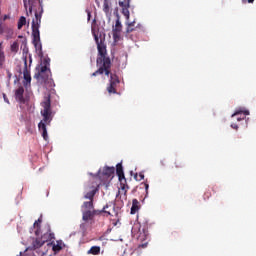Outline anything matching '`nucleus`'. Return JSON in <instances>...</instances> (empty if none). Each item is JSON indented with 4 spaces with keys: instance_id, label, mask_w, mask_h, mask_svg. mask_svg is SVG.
Returning <instances> with one entry per match:
<instances>
[{
    "instance_id": "obj_1",
    "label": "nucleus",
    "mask_w": 256,
    "mask_h": 256,
    "mask_svg": "<svg viewBox=\"0 0 256 256\" xmlns=\"http://www.w3.org/2000/svg\"><path fill=\"white\" fill-rule=\"evenodd\" d=\"M24 7L27 11L26 15H34L32 20V37L33 43L37 47V43L41 42V33L39 32V27H41V17H43V2L41 0H23Z\"/></svg>"
},
{
    "instance_id": "obj_2",
    "label": "nucleus",
    "mask_w": 256,
    "mask_h": 256,
    "mask_svg": "<svg viewBox=\"0 0 256 256\" xmlns=\"http://www.w3.org/2000/svg\"><path fill=\"white\" fill-rule=\"evenodd\" d=\"M92 33L98 49L99 57L96 59V65L99 69L92 73L91 77H97V75H103V73L109 77L111 74V58L107 57V45H105V38L99 39V35L95 33V31Z\"/></svg>"
},
{
    "instance_id": "obj_3",
    "label": "nucleus",
    "mask_w": 256,
    "mask_h": 256,
    "mask_svg": "<svg viewBox=\"0 0 256 256\" xmlns=\"http://www.w3.org/2000/svg\"><path fill=\"white\" fill-rule=\"evenodd\" d=\"M41 106L43 107V110H41L43 119L38 124V129L41 131L43 139L47 141L49 137L47 135V125H51V122L53 121V110H51V95L44 97Z\"/></svg>"
},
{
    "instance_id": "obj_4",
    "label": "nucleus",
    "mask_w": 256,
    "mask_h": 256,
    "mask_svg": "<svg viewBox=\"0 0 256 256\" xmlns=\"http://www.w3.org/2000/svg\"><path fill=\"white\" fill-rule=\"evenodd\" d=\"M49 63H51L50 58H45L43 61L44 66H41L40 70L34 74V79L41 81V83H46L51 75V70H49Z\"/></svg>"
},
{
    "instance_id": "obj_5",
    "label": "nucleus",
    "mask_w": 256,
    "mask_h": 256,
    "mask_svg": "<svg viewBox=\"0 0 256 256\" xmlns=\"http://www.w3.org/2000/svg\"><path fill=\"white\" fill-rule=\"evenodd\" d=\"M116 174L120 182V190L124 192V195H127L129 191V185H127V179L125 178V172H123V164L118 163L116 165Z\"/></svg>"
},
{
    "instance_id": "obj_6",
    "label": "nucleus",
    "mask_w": 256,
    "mask_h": 256,
    "mask_svg": "<svg viewBox=\"0 0 256 256\" xmlns=\"http://www.w3.org/2000/svg\"><path fill=\"white\" fill-rule=\"evenodd\" d=\"M132 235H133V237L136 236L138 241L143 243V241H147V238L149 237V232H147V230H145V228L141 232V225L136 224L132 228Z\"/></svg>"
},
{
    "instance_id": "obj_7",
    "label": "nucleus",
    "mask_w": 256,
    "mask_h": 256,
    "mask_svg": "<svg viewBox=\"0 0 256 256\" xmlns=\"http://www.w3.org/2000/svg\"><path fill=\"white\" fill-rule=\"evenodd\" d=\"M120 81H119V76H117L116 74H112L110 72V84L107 87V91L110 94H115L117 93V85H119Z\"/></svg>"
},
{
    "instance_id": "obj_8",
    "label": "nucleus",
    "mask_w": 256,
    "mask_h": 256,
    "mask_svg": "<svg viewBox=\"0 0 256 256\" xmlns=\"http://www.w3.org/2000/svg\"><path fill=\"white\" fill-rule=\"evenodd\" d=\"M45 243H47V240H44L43 236H41V238H34L32 244L26 248V251H37V249H41Z\"/></svg>"
},
{
    "instance_id": "obj_9",
    "label": "nucleus",
    "mask_w": 256,
    "mask_h": 256,
    "mask_svg": "<svg viewBox=\"0 0 256 256\" xmlns=\"http://www.w3.org/2000/svg\"><path fill=\"white\" fill-rule=\"evenodd\" d=\"M118 5L122 9V15H124L127 21H129V17H130L129 7H131V0H119Z\"/></svg>"
},
{
    "instance_id": "obj_10",
    "label": "nucleus",
    "mask_w": 256,
    "mask_h": 256,
    "mask_svg": "<svg viewBox=\"0 0 256 256\" xmlns=\"http://www.w3.org/2000/svg\"><path fill=\"white\" fill-rule=\"evenodd\" d=\"M115 212V204L113 203H109L106 204L102 210H93V217H95V215H101V213H107L108 215H113V213Z\"/></svg>"
},
{
    "instance_id": "obj_11",
    "label": "nucleus",
    "mask_w": 256,
    "mask_h": 256,
    "mask_svg": "<svg viewBox=\"0 0 256 256\" xmlns=\"http://www.w3.org/2000/svg\"><path fill=\"white\" fill-rule=\"evenodd\" d=\"M47 247H52L54 253H59L65 247V243L62 240H57L56 244L55 242L47 243Z\"/></svg>"
},
{
    "instance_id": "obj_12",
    "label": "nucleus",
    "mask_w": 256,
    "mask_h": 256,
    "mask_svg": "<svg viewBox=\"0 0 256 256\" xmlns=\"http://www.w3.org/2000/svg\"><path fill=\"white\" fill-rule=\"evenodd\" d=\"M112 31H113L114 39H119L121 35V31H123V25L121 24V20H119V18H117L115 27L113 28Z\"/></svg>"
},
{
    "instance_id": "obj_13",
    "label": "nucleus",
    "mask_w": 256,
    "mask_h": 256,
    "mask_svg": "<svg viewBox=\"0 0 256 256\" xmlns=\"http://www.w3.org/2000/svg\"><path fill=\"white\" fill-rule=\"evenodd\" d=\"M23 79L24 87H29V85H31V72L27 69V63H25V68L23 70Z\"/></svg>"
},
{
    "instance_id": "obj_14",
    "label": "nucleus",
    "mask_w": 256,
    "mask_h": 256,
    "mask_svg": "<svg viewBox=\"0 0 256 256\" xmlns=\"http://www.w3.org/2000/svg\"><path fill=\"white\" fill-rule=\"evenodd\" d=\"M24 93H25V89L23 88V86H20L15 91L16 101H18L19 103H25V98L23 97Z\"/></svg>"
},
{
    "instance_id": "obj_15",
    "label": "nucleus",
    "mask_w": 256,
    "mask_h": 256,
    "mask_svg": "<svg viewBox=\"0 0 256 256\" xmlns=\"http://www.w3.org/2000/svg\"><path fill=\"white\" fill-rule=\"evenodd\" d=\"M104 177H113L115 175V167L105 166L102 170Z\"/></svg>"
},
{
    "instance_id": "obj_16",
    "label": "nucleus",
    "mask_w": 256,
    "mask_h": 256,
    "mask_svg": "<svg viewBox=\"0 0 256 256\" xmlns=\"http://www.w3.org/2000/svg\"><path fill=\"white\" fill-rule=\"evenodd\" d=\"M139 209H141L139 200L133 199L132 200V207H131V211H130L131 215H135V213H137V211H139Z\"/></svg>"
},
{
    "instance_id": "obj_17",
    "label": "nucleus",
    "mask_w": 256,
    "mask_h": 256,
    "mask_svg": "<svg viewBox=\"0 0 256 256\" xmlns=\"http://www.w3.org/2000/svg\"><path fill=\"white\" fill-rule=\"evenodd\" d=\"M5 67V51H3V43L0 42V69Z\"/></svg>"
},
{
    "instance_id": "obj_18",
    "label": "nucleus",
    "mask_w": 256,
    "mask_h": 256,
    "mask_svg": "<svg viewBox=\"0 0 256 256\" xmlns=\"http://www.w3.org/2000/svg\"><path fill=\"white\" fill-rule=\"evenodd\" d=\"M101 253V247L92 246L88 251L87 255H99Z\"/></svg>"
},
{
    "instance_id": "obj_19",
    "label": "nucleus",
    "mask_w": 256,
    "mask_h": 256,
    "mask_svg": "<svg viewBox=\"0 0 256 256\" xmlns=\"http://www.w3.org/2000/svg\"><path fill=\"white\" fill-rule=\"evenodd\" d=\"M96 194H97V188L93 189L92 191L87 192L84 195V198L89 199V201H93V199H95Z\"/></svg>"
},
{
    "instance_id": "obj_20",
    "label": "nucleus",
    "mask_w": 256,
    "mask_h": 256,
    "mask_svg": "<svg viewBox=\"0 0 256 256\" xmlns=\"http://www.w3.org/2000/svg\"><path fill=\"white\" fill-rule=\"evenodd\" d=\"M42 238H43L44 241H46V243H47L48 241H51V240L55 239V234L52 233L51 230H49L48 232H46V233L42 236Z\"/></svg>"
},
{
    "instance_id": "obj_21",
    "label": "nucleus",
    "mask_w": 256,
    "mask_h": 256,
    "mask_svg": "<svg viewBox=\"0 0 256 256\" xmlns=\"http://www.w3.org/2000/svg\"><path fill=\"white\" fill-rule=\"evenodd\" d=\"M241 113H243L244 117H237V115H241ZM245 115H249V110L237 111L232 115V117H237V121H243V119H245Z\"/></svg>"
},
{
    "instance_id": "obj_22",
    "label": "nucleus",
    "mask_w": 256,
    "mask_h": 256,
    "mask_svg": "<svg viewBox=\"0 0 256 256\" xmlns=\"http://www.w3.org/2000/svg\"><path fill=\"white\" fill-rule=\"evenodd\" d=\"M93 213L91 210H87L86 212L83 213L82 219L83 221H91L93 219Z\"/></svg>"
},
{
    "instance_id": "obj_23",
    "label": "nucleus",
    "mask_w": 256,
    "mask_h": 256,
    "mask_svg": "<svg viewBox=\"0 0 256 256\" xmlns=\"http://www.w3.org/2000/svg\"><path fill=\"white\" fill-rule=\"evenodd\" d=\"M24 25H27V18H25V16H21L18 20V29H23Z\"/></svg>"
},
{
    "instance_id": "obj_24",
    "label": "nucleus",
    "mask_w": 256,
    "mask_h": 256,
    "mask_svg": "<svg viewBox=\"0 0 256 256\" xmlns=\"http://www.w3.org/2000/svg\"><path fill=\"white\" fill-rule=\"evenodd\" d=\"M41 218L34 222V228L37 229L35 231V235H39V229H41Z\"/></svg>"
},
{
    "instance_id": "obj_25",
    "label": "nucleus",
    "mask_w": 256,
    "mask_h": 256,
    "mask_svg": "<svg viewBox=\"0 0 256 256\" xmlns=\"http://www.w3.org/2000/svg\"><path fill=\"white\" fill-rule=\"evenodd\" d=\"M10 49H11L12 53H17L19 51V43L17 41L13 42Z\"/></svg>"
},
{
    "instance_id": "obj_26",
    "label": "nucleus",
    "mask_w": 256,
    "mask_h": 256,
    "mask_svg": "<svg viewBox=\"0 0 256 256\" xmlns=\"http://www.w3.org/2000/svg\"><path fill=\"white\" fill-rule=\"evenodd\" d=\"M82 207L84 209H93V200H90L88 202H84Z\"/></svg>"
},
{
    "instance_id": "obj_27",
    "label": "nucleus",
    "mask_w": 256,
    "mask_h": 256,
    "mask_svg": "<svg viewBox=\"0 0 256 256\" xmlns=\"http://www.w3.org/2000/svg\"><path fill=\"white\" fill-rule=\"evenodd\" d=\"M134 179L136 181H143V179H145V174H143V172H140L139 174H135Z\"/></svg>"
},
{
    "instance_id": "obj_28",
    "label": "nucleus",
    "mask_w": 256,
    "mask_h": 256,
    "mask_svg": "<svg viewBox=\"0 0 256 256\" xmlns=\"http://www.w3.org/2000/svg\"><path fill=\"white\" fill-rule=\"evenodd\" d=\"M103 11L104 13H109V0H104Z\"/></svg>"
},
{
    "instance_id": "obj_29",
    "label": "nucleus",
    "mask_w": 256,
    "mask_h": 256,
    "mask_svg": "<svg viewBox=\"0 0 256 256\" xmlns=\"http://www.w3.org/2000/svg\"><path fill=\"white\" fill-rule=\"evenodd\" d=\"M175 167H176V169H181V168H183V161H181V160H176V161H175Z\"/></svg>"
},
{
    "instance_id": "obj_30",
    "label": "nucleus",
    "mask_w": 256,
    "mask_h": 256,
    "mask_svg": "<svg viewBox=\"0 0 256 256\" xmlns=\"http://www.w3.org/2000/svg\"><path fill=\"white\" fill-rule=\"evenodd\" d=\"M135 31V26H127L126 33H133Z\"/></svg>"
},
{
    "instance_id": "obj_31",
    "label": "nucleus",
    "mask_w": 256,
    "mask_h": 256,
    "mask_svg": "<svg viewBox=\"0 0 256 256\" xmlns=\"http://www.w3.org/2000/svg\"><path fill=\"white\" fill-rule=\"evenodd\" d=\"M210 197H211V192L206 191V192L204 193V199H209Z\"/></svg>"
},
{
    "instance_id": "obj_32",
    "label": "nucleus",
    "mask_w": 256,
    "mask_h": 256,
    "mask_svg": "<svg viewBox=\"0 0 256 256\" xmlns=\"http://www.w3.org/2000/svg\"><path fill=\"white\" fill-rule=\"evenodd\" d=\"M38 255H41V256L47 255V249H46V250L39 251V252H38Z\"/></svg>"
},
{
    "instance_id": "obj_33",
    "label": "nucleus",
    "mask_w": 256,
    "mask_h": 256,
    "mask_svg": "<svg viewBox=\"0 0 256 256\" xmlns=\"http://www.w3.org/2000/svg\"><path fill=\"white\" fill-rule=\"evenodd\" d=\"M138 247H142V249H145V247H147V242H144V243H142V244H139V246Z\"/></svg>"
},
{
    "instance_id": "obj_34",
    "label": "nucleus",
    "mask_w": 256,
    "mask_h": 256,
    "mask_svg": "<svg viewBox=\"0 0 256 256\" xmlns=\"http://www.w3.org/2000/svg\"><path fill=\"white\" fill-rule=\"evenodd\" d=\"M7 77L8 79H11V77H13V74L9 70H7Z\"/></svg>"
},
{
    "instance_id": "obj_35",
    "label": "nucleus",
    "mask_w": 256,
    "mask_h": 256,
    "mask_svg": "<svg viewBox=\"0 0 256 256\" xmlns=\"http://www.w3.org/2000/svg\"><path fill=\"white\" fill-rule=\"evenodd\" d=\"M231 127H232V129H236V130L239 129V126L237 124H231Z\"/></svg>"
},
{
    "instance_id": "obj_36",
    "label": "nucleus",
    "mask_w": 256,
    "mask_h": 256,
    "mask_svg": "<svg viewBox=\"0 0 256 256\" xmlns=\"http://www.w3.org/2000/svg\"><path fill=\"white\" fill-rule=\"evenodd\" d=\"M3 97H4L5 103H8V104H9V99L7 98V95L3 94Z\"/></svg>"
},
{
    "instance_id": "obj_37",
    "label": "nucleus",
    "mask_w": 256,
    "mask_h": 256,
    "mask_svg": "<svg viewBox=\"0 0 256 256\" xmlns=\"http://www.w3.org/2000/svg\"><path fill=\"white\" fill-rule=\"evenodd\" d=\"M255 0H242V3H253Z\"/></svg>"
},
{
    "instance_id": "obj_38",
    "label": "nucleus",
    "mask_w": 256,
    "mask_h": 256,
    "mask_svg": "<svg viewBox=\"0 0 256 256\" xmlns=\"http://www.w3.org/2000/svg\"><path fill=\"white\" fill-rule=\"evenodd\" d=\"M87 17H88V21H91V12L87 11Z\"/></svg>"
},
{
    "instance_id": "obj_39",
    "label": "nucleus",
    "mask_w": 256,
    "mask_h": 256,
    "mask_svg": "<svg viewBox=\"0 0 256 256\" xmlns=\"http://www.w3.org/2000/svg\"><path fill=\"white\" fill-rule=\"evenodd\" d=\"M128 27H135V21L128 23Z\"/></svg>"
},
{
    "instance_id": "obj_40",
    "label": "nucleus",
    "mask_w": 256,
    "mask_h": 256,
    "mask_svg": "<svg viewBox=\"0 0 256 256\" xmlns=\"http://www.w3.org/2000/svg\"><path fill=\"white\" fill-rule=\"evenodd\" d=\"M143 185H144V187L146 189V193H147L149 191V185L147 183H144Z\"/></svg>"
},
{
    "instance_id": "obj_41",
    "label": "nucleus",
    "mask_w": 256,
    "mask_h": 256,
    "mask_svg": "<svg viewBox=\"0 0 256 256\" xmlns=\"http://www.w3.org/2000/svg\"><path fill=\"white\" fill-rule=\"evenodd\" d=\"M8 18H9L8 15H4V16H3V21H7Z\"/></svg>"
}]
</instances>
